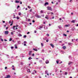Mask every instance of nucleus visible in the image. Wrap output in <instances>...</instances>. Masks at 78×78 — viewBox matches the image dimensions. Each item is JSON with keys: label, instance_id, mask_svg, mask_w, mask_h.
I'll return each instance as SVG.
<instances>
[{"label": "nucleus", "instance_id": "23", "mask_svg": "<svg viewBox=\"0 0 78 78\" xmlns=\"http://www.w3.org/2000/svg\"><path fill=\"white\" fill-rule=\"evenodd\" d=\"M72 62H69V63L68 64H69V65H70V64H72Z\"/></svg>", "mask_w": 78, "mask_h": 78}, {"label": "nucleus", "instance_id": "52", "mask_svg": "<svg viewBox=\"0 0 78 78\" xmlns=\"http://www.w3.org/2000/svg\"><path fill=\"white\" fill-rule=\"evenodd\" d=\"M8 27H7L6 28V30H8Z\"/></svg>", "mask_w": 78, "mask_h": 78}, {"label": "nucleus", "instance_id": "15", "mask_svg": "<svg viewBox=\"0 0 78 78\" xmlns=\"http://www.w3.org/2000/svg\"><path fill=\"white\" fill-rule=\"evenodd\" d=\"M43 28V27L42 26H40V30H41V28Z\"/></svg>", "mask_w": 78, "mask_h": 78}, {"label": "nucleus", "instance_id": "4", "mask_svg": "<svg viewBox=\"0 0 78 78\" xmlns=\"http://www.w3.org/2000/svg\"><path fill=\"white\" fill-rule=\"evenodd\" d=\"M12 67H13V68H12V69L13 70H15V68L14 67V66L13 65H12Z\"/></svg>", "mask_w": 78, "mask_h": 78}, {"label": "nucleus", "instance_id": "56", "mask_svg": "<svg viewBox=\"0 0 78 78\" xmlns=\"http://www.w3.org/2000/svg\"><path fill=\"white\" fill-rule=\"evenodd\" d=\"M34 54H32V56H34Z\"/></svg>", "mask_w": 78, "mask_h": 78}, {"label": "nucleus", "instance_id": "58", "mask_svg": "<svg viewBox=\"0 0 78 78\" xmlns=\"http://www.w3.org/2000/svg\"><path fill=\"white\" fill-rule=\"evenodd\" d=\"M24 46H26V44H24Z\"/></svg>", "mask_w": 78, "mask_h": 78}, {"label": "nucleus", "instance_id": "21", "mask_svg": "<svg viewBox=\"0 0 78 78\" xmlns=\"http://www.w3.org/2000/svg\"><path fill=\"white\" fill-rule=\"evenodd\" d=\"M31 59H32V58H31V57H29V58H28V59H29V60H31Z\"/></svg>", "mask_w": 78, "mask_h": 78}, {"label": "nucleus", "instance_id": "31", "mask_svg": "<svg viewBox=\"0 0 78 78\" xmlns=\"http://www.w3.org/2000/svg\"><path fill=\"white\" fill-rule=\"evenodd\" d=\"M63 36H67V35L66 34H63Z\"/></svg>", "mask_w": 78, "mask_h": 78}, {"label": "nucleus", "instance_id": "29", "mask_svg": "<svg viewBox=\"0 0 78 78\" xmlns=\"http://www.w3.org/2000/svg\"><path fill=\"white\" fill-rule=\"evenodd\" d=\"M71 44H72V43H68V44H69V45H71Z\"/></svg>", "mask_w": 78, "mask_h": 78}, {"label": "nucleus", "instance_id": "1", "mask_svg": "<svg viewBox=\"0 0 78 78\" xmlns=\"http://www.w3.org/2000/svg\"><path fill=\"white\" fill-rule=\"evenodd\" d=\"M47 9L48 10H50V11H52V9L51 7H47Z\"/></svg>", "mask_w": 78, "mask_h": 78}, {"label": "nucleus", "instance_id": "11", "mask_svg": "<svg viewBox=\"0 0 78 78\" xmlns=\"http://www.w3.org/2000/svg\"><path fill=\"white\" fill-rule=\"evenodd\" d=\"M20 2L16 0L15 1V3H20Z\"/></svg>", "mask_w": 78, "mask_h": 78}, {"label": "nucleus", "instance_id": "61", "mask_svg": "<svg viewBox=\"0 0 78 78\" xmlns=\"http://www.w3.org/2000/svg\"><path fill=\"white\" fill-rule=\"evenodd\" d=\"M76 27H78V24H77Z\"/></svg>", "mask_w": 78, "mask_h": 78}, {"label": "nucleus", "instance_id": "14", "mask_svg": "<svg viewBox=\"0 0 78 78\" xmlns=\"http://www.w3.org/2000/svg\"><path fill=\"white\" fill-rule=\"evenodd\" d=\"M47 5H48V2L45 3L44 4V6H46Z\"/></svg>", "mask_w": 78, "mask_h": 78}, {"label": "nucleus", "instance_id": "2", "mask_svg": "<svg viewBox=\"0 0 78 78\" xmlns=\"http://www.w3.org/2000/svg\"><path fill=\"white\" fill-rule=\"evenodd\" d=\"M19 27V26L18 25H17L16 26H13L12 28H13V30H15V27Z\"/></svg>", "mask_w": 78, "mask_h": 78}, {"label": "nucleus", "instance_id": "17", "mask_svg": "<svg viewBox=\"0 0 78 78\" xmlns=\"http://www.w3.org/2000/svg\"><path fill=\"white\" fill-rule=\"evenodd\" d=\"M69 26H70L69 25H66L65 26V27H69Z\"/></svg>", "mask_w": 78, "mask_h": 78}, {"label": "nucleus", "instance_id": "49", "mask_svg": "<svg viewBox=\"0 0 78 78\" xmlns=\"http://www.w3.org/2000/svg\"><path fill=\"white\" fill-rule=\"evenodd\" d=\"M28 21L29 22H30V19H29L28 20Z\"/></svg>", "mask_w": 78, "mask_h": 78}, {"label": "nucleus", "instance_id": "30", "mask_svg": "<svg viewBox=\"0 0 78 78\" xmlns=\"http://www.w3.org/2000/svg\"><path fill=\"white\" fill-rule=\"evenodd\" d=\"M41 13H43V11L42 10H41L40 12Z\"/></svg>", "mask_w": 78, "mask_h": 78}, {"label": "nucleus", "instance_id": "54", "mask_svg": "<svg viewBox=\"0 0 78 78\" xmlns=\"http://www.w3.org/2000/svg\"><path fill=\"white\" fill-rule=\"evenodd\" d=\"M4 41H7V40H6V39H4Z\"/></svg>", "mask_w": 78, "mask_h": 78}, {"label": "nucleus", "instance_id": "37", "mask_svg": "<svg viewBox=\"0 0 78 78\" xmlns=\"http://www.w3.org/2000/svg\"><path fill=\"white\" fill-rule=\"evenodd\" d=\"M24 44H26L27 43V41H24Z\"/></svg>", "mask_w": 78, "mask_h": 78}, {"label": "nucleus", "instance_id": "45", "mask_svg": "<svg viewBox=\"0 0 78 78\" xmlns=\"http://www.w3.org/2000/svg\"><path fill=\"white\" fill-rule=\"evenodd\" d=\"M36 32H37V31L36 30H35L34 31V33H36Z\"/></svg>", "mask_w": 78, "mask_h": 78}, {"label": "nucleus", "instance_id": "63", "mask_svg": "<svg viewBox=\"0 0 78 78\" xmlns=\"http://www.w3.org/2000/svg\"><path fill=\"white\" fill-rule=\"evenodd\" d=\"M32 74H34V73H32Z\"/></svg>", "mask_w": 78, "mask_h": 78}, {"label": "nucleus", "instance_id": "39", "mask_svg": "<svg viewBox=\"0 0 78 78\" xmlns=\"http://www.w3.org/2000/svg\"><path fill=\"white\" fill-rule=\"evenodd\" d=\"M11 48H12V49L14 48V47L12 46L11 47Z\"/></svg>", "mask_w": 78, "mask_h": 78}, {"label": "nucleus", "instance_id": "8", "mask_svg": "<svg viewBox=\"0 0 78 78\" xmlns=\"http://www.w3.org/2000/svg\"><path fill=\"white\" fill-rule=\"evenodd\" d=\"M50 45L52 47V48H54V46L53 45V44H50Z\"/></svg>", "mask_w": 78, "mask_h": 78}, {"label": "nucleus", "instance_id": "12", "mask_svg": "<svg viewBox=\"0 0 78 78\" xmlns=\"http://www.w3.org/2000/svg\"><path fill=\"white\" fill-rule=\"evenodd\" d=\"M75 20H73L71 21V23H75Z\"/></svg>", "mask_w": 78, "mask_h": 78}, {"label": "nucleus", "instance_id": "34", "mask_svg": "<svg viewBox=\"0 0 78 78\" xmlns=\"http://www.w3.org/2000/svg\"><path fill=\"white\" fill-rule=\"evenodd\" d=\"M56 62H57V64H59V61H57Z\"/></svg>", "mask_w": 78, "mask_h": 78}, {"label": "nucleus", "instance_id": "19", "mask_svg": "<svg viewBox=\"0 0 78 78\" xmlns=\"http://www.w3.org/2000/svg\"><path fill=\"white\" fill-rule=\"evenodd\" d=\"M33 50H34L35 51H37V49L34 48Z\"/></svg>", "mask_w": 78, "mask_h": 78}, {"label": "nucleus", "instance_id": "18", "mask_svg": "<svg viewBox=\"0 0 78 78\" xmlns=\"http://www.w3.org/2000/svg\"><path fill=\"white\" fill-rule=\"evenodd\" d=\"M27 72H29L30 73L31 72V71H30V69H28L27 70Z\"/></svg>", "mask_w": 78, "mask_h": 78}, {"label": "nucleus", "instance_id": "51", "mask_svg": "<svg viewBox=\"0 0 78 78\" xmlns=\"http://www.w3.org/2000/svg\"><path fill=\"white\" fill-rule=\"evenodd\" d=\"M5 69H7V67H5Z\"/></svg>", "mask_w": 78, "mask_h": 78}, {"label": "nucleus", "instance_id": "38", "mask_svg": "<svg viewBox=\"0 0 78 78\" xmlns=\"http://www.w3.org/2000/svg\"><path fill=\"white\" fill-rule=\"evenodd\" d=\"M67 73L66 72L65 73V75H67Z\"/></svg>", "mask_w": 78, "mask_h": 78}, {"label": "nucleus", "instance_id": "10", "mask_svg": "<svg viewBox=\"0 0 78 78\" xmlns=\"http://www.w3.org/2000/svg\"><path fill=\"white\" fill-rule=\"evenodd\" d=\"M62 48L63 49H64V50H65L66 49V47L65 46H63Z\"/></svg>", "mask_w": 78, "mask_h": 78}, {"label": "nucleus", "instance_id": "57", "mask_svg": "<svg viewBox=\"0 0 78 78\" xmlns=\"http://www.w3.org/2000/svg\"><path fill=\"white\" fill-rule=\"evenodd\" d=\"M42 17H44V15H42Z\"/></svg>", "mask_w": 78, "mask_h": 78}, {"label": "nucleus", "instance_id": "25", "mask_svg": "<svg viewBox=\"0 0 78 78\" xmlns=\"http://www.w3.org/2000/svg\"><path fill=\"white\" fill-rule=\"evenodd\" d=\"M28 8H29V9H30L31 8V7H30V6H28Z\"/></svg>", "mask_w": 78, "mask_h": 78}, {"label": "nucleus", "instance_id": "41", "mask_svg": "<svg viewBox=\"0 0 78 78\" xmlns=\"http://www.w3.org/2000/svg\"><path fill=\"white\" fill-rule=\"evenodd\" d=\"M34 72L35 73H36V70H34Z\"/></svg>", "mask_w": 78, "mask_h": 78}, {"label": "nucleus", "instance_id": "27", "mask_svg": "<svg viewBox=\"0 0 78 78\" xmlns=\"http://www.w3.org/2000/svg\"><path fill=\"white\" fill-rule=\"evenodd\" d=\"M23 37L24 38H25V37H27V36L26 35H24L23 36Z\"/></svg>", "mask_w": 78, "mask_h": 78}, {"label": "nucleus", "instance_id": "9", "mask_svg": "<svg viewBox=\"0 0 78 78\" xmlns=\"http://www.w3.org/2000/svg\"><path fill=\"white\" fill-rule=\"evenodd\" d=\"M48 16L47 15H46L45 18V19H48Z\"/></svg>", "mask_w": 78, "mask_h": 78}, {"label": "nucleus", "instance_id": "50", "mask_svg": "<svg viewBox=\"0 0 78 78\" xmlns=\"http://www.w3.org/2000/svg\"><path fill=\"white\" fill-rule=\"evenodd\" d=\"M46 42H48V40H46Z\"/></svg>", "mask_w": 78, "mask_h": 78}, {"label": "nucleus", "instance_id": "13", "mask_svg": "<svg viewBox=\"0 0 78 78\" xmlns=\"http://www.w3.org/2000/svg\"><path fill=\"white\" fill-rule=\"evenodd\" d=\"M45 62L46 64H48L49 63V61H48V60H46Z\"/></svg>", "mask_w": 78, "mask_h": 78}, {"label": "nucleus", "instance_id": "32", "mask_svg": "<svg viewBox=\"0 0 78 78\" xmlns=\"http://www.w3.org/2000/svg\"><path fill=\"white\" fill-rule=\"evenodd\" d=\"M21 65H23V62H21Z\"/></svg>", "mask_w": 78, "mask_h": 78}, {"label": "nucleus", "instance_id": "24", "mask_svg": "<svg viewBox=\"0 0 78 78\" xmlns=\"http://www.w3.org/2000/svg\"><path fill=\"white\" fill-rule=\"evenodd\" d=\"M41 47H43L44 46V44H42V43H41Z\"/></svg>", "mask_w": 78, "mask_h": 78}, {"label": "nucleus", "instance_id": "59", "mask_svg": "<svg viewBox=\"0 0 78 78\" xmlns=\"http://www.w3.org/2000/svg\"><path fill=\"white\" fill-rule=\"evenodd\" d=\"M9 23H11V22L10 21L9 22Z\"/></svg>", "mask_w": 78, "mask_h": 78}, {"label": "nucleus", "instance_id": "48", "mask_svg": "<svg viewBox=\"0 0 78 78\" xmlns=\"http://www.w3.org/2000/svg\"><path fill=\"white\" fill-rule=\"evenodd\" d=\"M22 2H20V4L21 5V4H22Z\"/></svg>", "mask_w": 78, "mask_h": 78}, {"label": "nucleus", "instance_id": "40", "mask_svg": "<svg viewBox=\"0 0 78 78\" xmlns=\"http://www.w3.org/2000/svg\"><path fill=\"white\" fill-rule=\"evenodd\" d=\"M58 27L59 28H61V27L59 26H58Z\"/></svg>", "mask_w": 78, "mask_h": 78}, {"label": "nucleus", "instance_id": "6", "mask_svg": "<svg viewBox=\"0 0 78 78\" xmlns=\"http://www.w3.org/2000/svg\"><path fill=\"white\" fill-rule=\"evenodd\" d=\"M6 77L7 78H10L11 77V76L9 75H7L6 76Z\"/></svg>", "mask_w": 78, "mask_h": 78}, {"label": "nucleus", "instance_id": "26", "mask_svg": "<svg viewBox=\"0 0 78 78\" xmlns=\"http://www.w3.org/2000/svg\"><path fill=\"white\" fill-rule=\"evenodd\" d=\"M20 8V6L19 5H18L17 7V9H18V8Z\"/></svg>", "mask_w": 78, "mask_h": 78}, {"label": "nucleus", "instance_id": "3", "mask_svg": "<svg viewBox=\"0 0 78 78\" xmlns=\"http://www.w3.org/2000/svg\"><path fill=\"white\" fill-rule=\"evenodd\" d=\"M8 33H9V32L8 31H6L5 32V34H8Z\"/></svg>", "mask_w": 78, "mask_h": 78}, {"label": "nucleus", "instance_id": "33", "mask_svg": "<svg viewBox=\"0 0 78 78\" xmlns=\"http://www.w3.org/2000/svg\"><path fill=\"white\" fill-rule=\"evenodd\" d=\"M47 35L48 36H50V35H49V34H47Z\"/></svg>", "mask_w": 78, "mask_h": 78}, {"label": "nucleus", "instance_id": "7", "mask_svg": "<svg viewBox=\"0 0 78 78\" xmlns=\"http://www.w3.org/2000/svg\"><path fill=\"white\" fill-rule=\"evenodd\" d=\"M32 53V51H30L29 52V55H31V53Z\"/></svg>", "mask_w": 78, "mask_h": 78}, {"label": "nucleus", "instance_id": "16", "mask_svg": "<svg viewBox=\"0 0 78 78\" xmlns=\"http://www.w3.org/2000/svg\"><path fill=\"white\" fill-rule=\"evenodd\" d=\"M17 45L16 44L15 45V48H17Z\"/></svg>", "mask_w": 78, "mask_h": 78}, {"label": "nucleus", "instance_id": "64", "mask_svg": "<svg viewBox=\"0 0 78 78\" xmlns=\"http://www.w3.org/2000/svg\"><path fill=\"white\" fill-rule=\"evenodd\" d=\"M47 14H50V13L47 12Z\"/></svg>", "mask_w": 78, "mask_h": 78}, {"label": "nucleus", "instance_id": "36", "mask_svg": "<svg viewBox=\"0 0 78 78\" xmlns=\"http://www.w3.org/2000/svg\"><path fill=\"white\" fill-rule=\"evenodd\" d=\"M11 34H12V35H13V32H11Z\"/></svg>", "mask_w": 78, "mask_h": 78}, {"label": "nucleus", "instance_id": "20", "mask_svg": "<svg viewBox=\"0 0 78 78\" xmlns=\"http://www.w3.org/2000/svg\"><path fill=\"white\" fill-rule=\"evenodd\" d=\"M18 44H20V43H21V42H20V41H18Z\"/></svg>", "mask_w": 78, "mask_h": 78}, {"label": "nucleus", "instance_id": "22", "mask_svg": "<svg viewBox=\"0 0 78 78\" xmlns=\"http://www.w3.org/2000/svg\"><path fill=\"white\" fill-rule=\"evenodd\" d=\"M12 38H10L9 40V41H12Z\"/></svg>", "mask_w": 78, "mask_h": 78}, {"label": "nucleus", "instance_id": "35", "mask_svg": "<svg viewBox=\"0 0 78 78\" xmlns=\"http://www.w3.org/2000/svg\"><path fill=\"white\" fill-rule=\"evenodd\" d=\"M16 19H19V17L17 16L16 17Z\"/></svg>", "mask_w": 78, "mask_h": 78}, {"label": "nucleus", "instance_id": "53", "mask_svg": "<svg viewBox=\"0 0 78 78\" xmlns=\"http://www.w3.org/2000/svg\"><path fill=\"white\" fill-rule=\"evenodd\" d=\"M66 32H67V33H69V30H67V31H66Z\"/></svg>", "mask_w": 78, "mask_h": 78}, {"label": "nucleus", "instance_id": "46", "mask_svg": "<svg viewBox=\"0 0 78 78\" xmlns=\"http://www.w3.org/2000/svg\"><path fill=\"white\" fill-rule=\"evenodd\" d=\"M19 16H20V15H21V13H19Z\"/></svg>", "mask_w": 78, "mask_h": 78}, {"label": "nucleus", "instance_id": "5", "mask_svg": "<svg viewBox=\"0 0 78 78\" xmlns=\"http://www.w3.org/2000/svg\"><path fill=\"white\" fill-rule=\"evenodd\" d=\"M36 17H37V18H39V16L37 15V14H35Z\"/></svg>", "mask_w": 78, "mask_h": 78}, {"label": "nucleus", "instance_id": "44", "mask_svg": "<svg viewBox=\"0 0 78 78\" xmlns=\"http://www.w3.org/2000/svg\"><path fill=\"white\" fill-rule=\"evenodd\" d=\"M30 12H31L32 11V10L31 9H30Z\"/></svg>", "mask_w": 78, "mask_h": 78}, {"label": "nucleus", "instance_id": "28", "mask_svg": "<svg viewBox=\"0 0 78 78\" xmlns=\"http://www.w3.org/2000/svg\"><path fill=\"white\" fill-rule=\"evenodd\" d=\"M19 36H22V35L20 34L18 35Z\"/></svg>", "mask_w": 78, "mask_h": 78}, {"label": "nucleus", "instance_id": "62", "mask_svg": "<svg viewBox=\"0 0 78 78\" xmlns=\"http://www.w3.org/2000/svg\"><path fill=\"white\" fill-rule=\"evenodd\" d=\"M51 3H52V4H53V2H51Z\"/></svg>", "mask_w": 78, "mask_h": 78}, {"label": "nucleus", "instance_id": "47", "mask_svg": "<svg viewBox=\"0 0 78 78\" xmlns=\"http://www.w3.org/2000/svg\"><path fill=\"white\" fill-rule=\"evenodd\" d=\"M47 72H48V71H47L46 70V71H45V73H47Z\"/></svg>", "mask_w": 78, "mask_h": 78}, {"label": "nucleus", "instance_id": "60", "mask_svg": "<svg viewBox=\"0 0 78 78\" xmlns=\"http://www.w3.org/2000/svg\"><path fill=\"white\" fill-rule=\"evenodd\" d=\"M3 23H5V21H3Z\"/></svg>", "mask_w": 78, "mask_h": 78}, {"label": "nucleus", "instance_id": "43", "mask_svg": "<svg viewBox=\"0 0 78 78\" xmlns=\"http://www.w3.org/2000/svg\"><path fill=\"white\" fill-rule=\"evenodd\" d=\"M1 41H3V39L1 38Z\"/></svg>", "mask_w": 78, "mask_h": 78}, {"label": "nucleus", "instance_id": "42", "mask_svg": "<svg viewBox=\"0 0 78 78\" xmlns=\"http://www.w3.org/2000/svg\"><path fill=\"white\" fill-rule=\"evenodd\" d=\"M33 22V23H34L35 22V21H34V20H33L32 21Z\"/></svg>", "mask_w": 78, "mask_h": 78}, {"label": "nucleus", "instance_id": "55", "mask_svg": "<svg viewBox=\"0 0 78 78\" xmlns=\"http://www.w3.org/2000/svg\"><path fill=\"white\" fill-rule=\"evenodd\" d=\"M27 34H30V32H28L27 33Z\"/></svg>", "mask_w": 78, "mask_h": 78}]
</instances>
